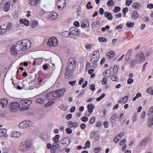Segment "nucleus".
<instances>
[{
  "instance_id": "1",
  "label": "nucleus",
  "mask_w": 153,
  "mask_h": 153,
  "mask_svg": "<svg viewBox=\"0 0 153 153\" xmlns=\"http://www.w3.org/2000/svg\"><path fill=\"white\" fill-rule=\"evenodd\" d=\"M30 41L28 39H25L17 42L15 47L17 51H25L30 47Z\"/></svg>"
},
{
  "instance_id": "2",
  "label": "nucleus",
  "mask_w": 153,
  "mask_h": 153,
  "mask_svg": "<svg viewBox=\"0 0 153 153\" xmlns=\"http://www.w3.org/2000/svg\"><path fill=\"white\" fill-rule=\"evenodd\" d=\"M77 62L76 60L74 58H70L68 62L66 68L71 70H74L75 69Z\"/></svg>"
},
{
  "instance_id": "3",
  "label": "nucleus",
  "mask_w": 153,
  "mask_h": 153,
  "mask_svg": "<svg viewBox=\"0 0 153 153\" xmlns=\"http://www.w3.org/2000/svg\"><path fill=\"white\" fill-rule=\"evenodd\" d=\"M33 124L32 121L26 120L20 123L19 124V126L21 128H26L30 127Z\"/></svg>"
},
{
  "instance_id": "4",
  "label": "nucleus",
  "mask_w": 153,
  "mask_h": 153,
  "mask_svg": "<svg viewBox=\"0 0 153 153\" xmlns=\"http://www.w3.org/2000/svg\"><path fill=\"white\" fill-rule=\"evenodd\" d=\"M47 44L51 47H56L58 45V41L55 37H51L48 39Z\"/></svg>"
},
{
  "instance_id": "5",
  "label": "nucleus",
  "mask_w": 153,
  "mask_h": 153,
  "mask_svg": "<svg viewBox=\"0 0 153 153\" xmlns=\"http://www.w3.org/2000/svg\"><path fill=\"white\" fill-rule=\"evenodd\" d=\"M135 59L138 63L142 62L145 59V56L142 51L137 52L135 55Z\"/></svg>"
},
{
  "instance_id": "6",
  "label": "nucleus",
  "mask_w": 153,
  "mask_h": 153,
  "mask_svg": "<svg viewBox=\"0 0 153 153\" xmlns=\"http://www.w3.org/2000/svg\"><path fill=\"white\" fill-rule=\"evenodd\" d=\"M10 106V109L9 111L11 112H16L20 107L19 103L16 102L11 103Z\"/></svg>"
},
{
  "instance_id": "7",
  "label": "nucleus",
  "mask_w": 153,
  "mask_h": 153,
  "mask_svg": "<svg viewBox=\"0 0 153 153\" xmlns=\"http://www.w3.org/2000/svg\"><path fill=\"white\" fill-rule=\"evenodd\" d=\"M54 91L49 93L46 95V98L48 100H54L57 99Z\"/></svg>"
},
{
  "instance_id": "8",
  "label": "nucleus",
  "mask_w": 153,
  "mask_h": 153,
  "mask_svg": "<svg viewBox=\"0 0 153 153\" xmlns=\"http://www.w3.org/2000/svg\"><path fill=\"white\" fill-rule=\"evenodd\" d=\"M99 55H92L91 57L90 62L91 64H93V66L94 67H96V62L99 60Z\"/></svg>"
},
{
  "instance_id": "9",
  "label": "nucleus",
  "mask_w": 153,
  "mask_h": 153,
  "mask_svg": "<svg viewBox=\"0 0 153 153\" xmlns=\"http://www.w3.org/2000/svg\"><path fill=\"white\" fill-rule=\"evenodd\" d=\"M56 94L57 99L62 96L63 95L65 91V90L64 89H60L54 91Z\"/></svg>"
},
{
  "instance_id": "10",
  "label": "nucleus",
  "mask_w": 153,
  "mask_h": 153,
  "mask_svg": "<svg viewBox=\"0 0 153 153\" xmlns=\"http://www.w3.org/2000/svg\"><path fill=\"white\" fill-rule=\"evenodd\" d=\"M70 31L71 33L73 34L78 36H79L80 31L79 29L75 27H71L70 29Z\"/></svg>"
},
{
  "instance_id": "11",
  "label": "nucleus",
  "mask_w": 153,
  "mask_h": 153,
  "mask_svg": "<svg viewBox=\"0 0 153 153\" xmlns=\"http://www.w3.org/2000/svg\"><path fill=\"white\" fill-rule=\"evenodd\" d=\"M60 142L62 145L67 147L70 143V139L68 137L63 138L60 140Z\"/></svg>"
},
{
  "instance_id": "12",
  "label": "nucleus",
  "mask_w": 153,
  "mask_h": 153,
  "mask_svg": "<svg viewBox=\"0 0 153 153\" xmlns=\"http://www.w3.org/2000/svg\"><path fill=\"white\" fill-rule=\"evenodd\" d=\"M7 130L5 128L0 129V137H7Z\"/></svg>"
},
{
  "instance_id": "13",
  "label": "nucleus",
  "mask_w": 153,
  "mask_h": 153,
  "mask_svg": "<svg viewBox=\"0 0 153 153\" xmlns=\"http://www.w3.org/2000/svg\"><path fill=\"white\" fill-rule=\"evenodd\" d=\"M40 137L46 142H47L49 138V136L45 133H41L40 135Z\"/></svg>"
},
{
  "instance_id": "14",
  "label": "nucleus",
  "mask_w": 153,
  "mask_h": 153,
  "mask_svg": "<svg viewBox=\"0 0 153 153\" xmlns=\"http://www.w3.org/2000/svg\"><path fill=\"white\" fill-rule=\"evenodd\" d=\"M132 53V50L131 49H130L128 51L125 56V60L126 62L128 61L129 59L131 57Z\"/></svg>"
},
{
  "instance_id": "15",
  "label": "nucleus",
  "mask_w": 153,
  "mask_h": 153,
  "mask_svg": "<svg viewBox=\"0 0 153 153\" xmlns=\"http://www.w3.org/2000/svg\"><path fill=\"white\" fill-rule=\"evenodd\" d=\"M19 149L20 151L24 152L27 150V148L26 147L25 144L22 143H21Z\"/></svg>"
},
{
  "instance_id": "16",
  "label": "nucleus",
  "mask_w": 153,
  "mask_h": 153,
  "mask_svg": "<svg viewBox=\"0 0 153 153\" xmlns=\"http://www.w3.org/2000/svg\"><path fill=\"white\" fill-rule=\"evenodd\" d=\"M77 125L78 123L76 122L73 123L71 121H69L68 122V126L69 127H74L75 128L77 126Z\"/></svg>"
},
{
  "instance_id": "17",
  "label": "nucleus",
  "mask_w": 153,
  "mask_h": 153,
  "mask_svg": "<svg viewBox=\"0 0 153 153\" xmlns=\"http://www.w3.org/2000/svg\"><path fill=\"white\" fill-rule=\"evenodd\" d=\"M19 22L21 24H23L26 26H27L29 25V21L26 19H20Z\"/></svg>"
},
{
  "instance_id": "18",
  "label": "nucleus",
  "mask_w": 153,
  "mask_h": 153,
  "mask_svg": "<svg viewBox=\"0 0 153 153\" xmlns=\"http://www.w3.org/2000/svg\"><path fill=\"white\" fill-rule=\"evenodd\" d=\"M10 3L9 2L6 3L3 7V10L5 12H7L9 10L10 8Z\"/></svg>"
},
{
  "instance_id": "19",
  "label": "nucleus",
  "mask_w": 153,
  "mask_h": 153,
  "mask_svg": "<svg viewBox=\"0 0 153 153\" xmlns=\"http://www.w3.org/2000/svg\"><path fill=\"white\" fill-rule=\"evenodd\" d=\"M111 74V71L109 69L105 70L103 73V76L106 77L108 78L110 76Z\"/></svg>"
},
{
  "instance_id": "20",
  "label": "nucleus",
  "mask_w": 153,
  "mask_h": 153,
  "mask_svg": "<svg viewBox=\"0 0 153 153\" xmlns=\"http://www.w3.org/2000/svg\"><path fill=\"white\" fill-rule=\"evenodd\" d=\"M57 5H60L62 6V9H63L65 5V0H58L57 2Z\"/></svg>"
},
{
  "instance_id": "21",
  "label": "nucleus",
  "mask_w": 153,
  "mask_h": 153,
  "mask_svg": "<svg viewBox=\"0 0 153 153\" xmlns=\"http://www.w3.org/2000/svg\"><path fill=\"white\" fill-rule=\"evenodd\" d=\"M104 13L105 17H107L108 20H111L112 19L113 17L111 15V13L105 12Z\"/></svg>"
},
{
  "instance_id": "22",
  "label": "nucleus",
  "mask_w": 153,
  "mask_h": 153,
  "mask_svg": "<svg viewBox=\"0 0 153 153\" xmlns=\"http://www.w3.org/2000/svg\"><path fill=\"white\" fill-rule=\"evenodd\" d=\"M139 15L136 10L133 11L132 14V17L133 19L136 20L139 17Z\"/></svg>"
},
{
  "instance_id": "23",
  "label": "nucleus",
  "mask_w": 153,
  "mask_h": 153,
  "mask_svg": "<svg viewBox=\"0 0 153 153\" xmlns=\"http://www.w3.org/2000/svg\"><path fill=\"white\" fill-rule=\"evenodd\" d=\"M73 71V70L67 69V68H66V72L65 74V76H68V77H70L72 74V71Z\"/></svg>"
},
{
  "instance_id": "24",
  "label": "nucleus",
  "mask_w": 153,
  "mask_h": 153,
  "mask_svg": "<svg viewBox=\"0 0 153 153\" xmlns=\"http://www.w3.org/2000/svg\"><path fill=\"white\" fill-rule=\"evenodd\" d=\"M7 101L5 99H1V105L2 108H4L7 104Z\"/></svg>"
},
{
  "instance_id": "25",
  "label": "nucleus",
  "mask_w": 153,
  "mask_h": 153,
  "mask_svg": "<svg viewBox=\"0 0 153 153\" xmlns=\"http://www.w3.org/2000/svg\"><path fill=\"white\" fill-rule=\"evenodd\" d=\"M141 6V4L137 2L134 3L132 4V7L134 9H139L140 8Z\"/></svg>"
},
{
  "instance_id": "26",
  "label": "nucleus",
  "mask_w": 153,
  "mask_h": 153,
  "mask_svg": "<svg viewBox=\"0 0 153 153\" xmlns=\"http://www.w3.org/2000/svg\"><path fill=\"white\" fill-rule=\"evenodd\" d=\"M10 51L11 53L13 55H15L17 54V52L16 50L15 45L12 46L10 48Z\"/></svg>"
},
{
  "instance_id": "27",
  "label": "nucleus",
  "mask_w": 153,
  "mask_h": 153,
  "mask_svg": "<svg viewBox=\"0 0 153 153\" xmlns=\"http://www.w3.org/2000/svg\"><path fill=\"white\" fill-rule=\"evenodd\" d=\"M88 109V112L91 114L94 108V107L92 104H88L87 106Z\"/></svg>"
},
{
  "instance_id": "28",
  "label": "nucleus",
  "mask_w": 153,
  "mask_h": 153,
  "mask_svg": "<svg viewBox=\"0 0 153 153\" xmlns=\"http://www.w3.org/2000/svg\"><path fill=\"white\" fill-rule=\"evenodd\" d=\"M149 138L148 137H146L140 143V145H145L148 142Z\"/></svg>"
},
{
  "instance_id": "29",
  "label": "nucleus",
  "mask_w": 153,
  "mask_h": 153,
  "mask_svg": "<svg viewBox=\"0 0 153 153\" xmlns=\"http://www.w3.org/2000/svg\"><path fill=\"white\" fill-rule=\"evenodd\" d=\"M57 14L55 13H52L50 14L49 17L51 20L55 19L57 18Z\"/></svg>"
},
{
  "instance_id": "30",
  "label": "nucleus",
  "mask_w": 153,
  "mask_h": 153,
  "mask_svg": "<svg viewBox=\"0 0 153 153\" xmlns=\"http://www.w3.org/2000/svg\"><path fill=\"white\" fill-rule=\"evenodd\" d=\"M66 147L65 146V145H62L61 144V143L60 142V141L59 142V144L58 147V149L59 151L60 152H61L63 151Z\"/></svg>"
},
{
  "instance_id": "31",
  "label": "nucleus",
  "mask_w": 153,
  "mask_h": 153,
  "mask_svg": "<svg viewBox=\"0 0 153 153\" xmlns=\"http://www.w3.org/2000/svg\"><path fill=\"white\" fill-rule=\"evenodd\" d=\"M114 52L113 51H111L110 52L107 53L106 56L108 58L111 59L114 57Z\"/></svg>"
},
{
  "instance_id": "32",
  "label": "nucleus",
  "mask_w": 153,
  "mask_h": 153,
  "mask_svg": "<svg viewBox=\"0 0 153 153\" xmlns=\"http://www.w3.org/2000/svg\"><path fill=\"white\" fill-rule=\"evenodd\" d=\"M24 144H25V145L27 148L31 147L32 146L31 141L29 140H25Z\"/></svg>"
},
{
  "instance_id": "33",
  "label": "nucleus",
  "mask_w": 153,
  "mask_h": 153,
  "mask_svg": "<svg viewBox=\"0 0 153 153\" xmlns=\"http://www.w3.org/2000/svg\"><path fill=\"white\" fill-rule=\"evenodd\" d=\"M38 1V0H29V3L31 5H36Z\"/></svg>"
},
{
  "instance_id": "34",
  "label": "nucleus",
  "mask_w": 153,
  "mask_h": 153,
  "mask_svg": "<svg viewBox=\"0 0 153 153\" xmlns=\"http://www.w3.org/2000/svg\"><path fill=\"white\" fill-rule=\"evenodd\" d=\"M12 24L11 23H7V26L6 30L8 31H10L12 28Z\"/></svg>"
},
{
  "instance_id": "35",
  "label": "nucleus",
  "mask_w": 153,
  "mask_h": 153,
  "mask_svg": "<svg viewBox=\"0 0 153 153\" xmlns=\"http://www.w3.org/2000/svg\"><path fill=\"white\" fill-rule=\"evenodd\" d=\"M118 69L119 67L117 65L114 66L113 68V72L114 74H116L117 73Z\"/></svg>"
},
{
  "instance_id": "36",
  "label": "nucleus",
  "mask_w": 153,
  "mask_h": 153,
  "mask_svg": "<svg viewBox=\"0 0 153 153\" xmlns=\"http://www.w3.org/2000/svg\"><path fill=\"white\" fill-rule=\"evenodd\" d=\"M89 25L90 24L89 22L88 21H87L86 22V24L83 23H82L81 25V27L82 28H85L86 27H89Z\"/></svg>"
},
{
  "instance_id": "37",
  "label": "nucleus",
  "mask_w": 153,
  "mask_h": 153,
  "mask_svg": "<svg viewBox=\"0 0 153 153\" xmlns=\"http://www.w3.org/2000/svg\"><path fill=\"white\" fill-rule=\"evenodd\" d=\"M137 61L135 60H133L131 61V63L130 65V67L131 68L134 67L137 63Z\"/></svg>"
},
{
  "instance_id": "38",
  "label": "nucleus",
  "mask_w": 153,
  "mask_h": 153,
  "mask_svg": "<svg viewBox=\"0 0 153 153\" xmlns=\"http://www.w3.org/2000/svg\"><path fill=\"white\" fill-rule=\"evenodd\" d=\"M111 78L112 80L114 81H117L118 80V77L114 75H111Z\"/></svg>"
},
{
  "instance_id": "39",
  "label": "nucleus",
  "mask_w": 153,
  "mask_h": 153,
  "mask_svg": "<svg viewBox=\"0 0 153 153\" xmlns=\"http://www.w3.org/2000/svg\"><path fill=\"white\" fill-rule=\"evenodd\" d=\"M153 113V106H151L149 109L147 115L148 116H150L152 115V114Z\"/></svg>"
},
{
  "instance_id": "40",
  "label": "nucleus",
  "mask_w": 153,
  "mask_h": 153,
  "mask_svg": "<svg viewBox=\"0 0 153 153\" xmlns=\"http://www.w3.org/2000/svg\"><path fill=\"white\" fill-rule=\"evenodd\" d=\"M107 4L109 7L113 6L114 5V3L112 0H109L108 1Z\"/></svg>"
},
{
  "instance_id": "41",
  "label": "nucleus",
  "mask_w": 153,
  "mask_h": 153,
  "mask_svg": "<svg viewBox=\"0 0 153 153\" xmlns=\"http://www.w3.org/2000/svg\"><path fill=\"white\" fill-rule=\"evenodd\" d=\"M134 25V23L133 22H127L126 23V26L128 27H133Z\"/></svg>"
},
{
  "instance_id": "42",
  "label": "nucleus",
  "mask_w": 153,
  "mask_h": 153,
  "mask_svg": "<svg viewBox=\"0 0 153 153\" xmlns=\"http://www.w3.org/2000/svg\"><path fill=\"white\" fill-rule=\"evenodd\" d=\"M54 103V101H50L48 103H46L45 105V107H47L48 106H51Z\"/></svg>"
},
{
  "instance_id": "43",
  "label": "nucleus",
  "mask_w": 153,
  "mask_h": 153,
  "mask_svg": "<svg viewBox=\"0 0 153 153\" xmlns=\"http://www.w3.org/2000/svg\"><path fill=\"white\" fill-rule=\"evenodd\" d=\"M120 8L119 7H115L113 10L114 12L117 13L120 10Z\"/></svg>"
},
{
  "instance_id": "44",
  "label": "nucleus",
  "mask_w": 153,
  "mask_h": 153,
  "mask_svg": "<svg viewBox=\"0 0 153 153\" xmlns=\"http://www.w3.org/2000/svg\"><path fill=\"white\" fill-rule=\"evenodd\" d=\"M59 108L61 109H62L64 111L68 109L67 106H64V105L62 104L59 105Z\"/></svg>"
},
{
  "instance_id": "45",
  "label": "nucleus",
  "mask_w": 153,
  "mask_h": 153,
  "mask_svg": "<svg viewBox=\"0 0 153 153\" xmlns=\"http://www.w3.org/2000/svg\"><path fill=\"white\" fill-rule=\"evenodd\" d=\"M60 137V136L58 135H56L53 138L54 141L57 143L59 142V139Z\"/></svg>"
},
{
  "instance_id": "46",
  "label": "nucleus",
  "mask_w": 153,
  "mask_h": 153,
  "mask_svg": "<svg viewBox=\"0 0 153 153\" xmlns=\"http://www.w3.org/2000/svg\"><path fill=\"white\" fill-rule=\"evenodd\" d=\"M99 40L100 42H105L107 41L106 39L104 37H99Z\"/></svg>"
},
{
  "instance_id": "47",
  "label": "nucleus",
  "mask_w": 153,
  "mask_h": 153,
  "mask_svg": "<svg viewBox=\"0 0 153 153\" xmlns=\"http://www.w3.org/2000/svg\"><path fill=\"white\" fill-rule=\"evenodd\" d=\"M70 34L71 33L68 31H64L62 33L63 36L64 37H68Z\"/></svg>"
},
{
  "instance_id": "48",
  "label": "nucleus",
  "mask_w": 153,
  "mask_h": 153,
  "mask_svg": "<svg viewBox=\"0 0 153 153\" xmlns=\"http://www.w3.org/2000/svg\"><path fill=\"white\" fill-rule=\"evenodd\" d=\"M91 3L90 2H88L87 4L86 7L88 9H91L93 8V6L91 5Z\"/></svg>"
},
{
  "instance_id": "49",
  "label": "nucleus",
  "mask_w": 153,
  "mask_h": 153,
  "mask_svg": "<svg viewBox=\"0 0 153 153\" xmlns=\"http://www.w3.org/2000/svg\"><path fill=\"white\" fill-rule=\"evenodd\" d=\"M6 32V30L4 28H0V35H3Z\"/></svg>"
},
{
  "instance_id": "50",
  "label": "nucleus",
  "mask_w": 153,
  "mask_h": 153,
  "mask_svg": "<svg viewBox=\"0 0 153 153\" xmlns=\"http://www.w3.org/2000/svg\"><path fill=\"white\" fill-rule=\"evenodd\" d=\"M133 0H126V4L127 6H129L132 2Z\"/></svg>"
},
{
  "instance_id": "51",
  "label": "nucleus",
  "mask_w": 153,
  "mask_h": 153,
  "mask_svg": "<svg viewBox=\"0 0 153 153\" xmlns=\"http://www.w3.org/2000/svg\"><path fill=\"white\" fill-rule=\"evenodd\" d=\"M65 131L66 133L68 134H71L72 133V130L71 129L69 128H66Z\"/></svg>"
},
{
  "instance_id": "52",
  "label": "nucleus",
  "mask_w": 153,
  "mask_h": 153,
  "mask_svg": "<svg viewBox=\"0 0 153 153\" xmlns=\"http://www.w3.org/2000/svg\"><path fill=\"white\" fill-rule=\"evenodd\" d=\"M117 114H114L111 117V119L112 120H116L117 118Z\"/></svg>"
},
{
  "instance_id": "53",
  "label": "nucleus",
  "mask_w": 153,
  "mask_h": 153,
  "mask_svg": "<svg viewBox=\"0 0 153 153\" xmlns=\"http://www.w3.org/2000/svg\"><path fill=\"white\" fill-rule=\"evenodd\" d=\"M120 139V137H119V136H117L114 138V141L115 143H117Z\"/></svg>"
},
{
  "instance_id": "54",
  "label": "nucleus",
  "mask_w": 153,
  "mask_h": 153,
  "mask_svg": "<svg viewBox=\"0 0 153 153\" xmlns=\"http://www.w3.org/2000/svg\"><path fill=\"white\" fill-rule=\"evenodd\" d=\"M101 150V147L99 148H95L94 149V152L95 153H98Z\"/></svg>"
},
{
  "instance_id": "55",
  "label": "nucleus",
  "mask_w": 153,
  "mask_h": 153,
  "mask_svg": "<svg viewBox=\"0 0 153 153\" xmlns=\"http://www.w3.org/2000/svg\"><path fill=\"white\" fill-rule=\"evenodd\" d=\"M25 104H26V105H27V106L29 105L30 104H31L32 103V101L30 100H25Z\"/></svg>"
},
{
  "instance_id": "56",
  "label": "nucleus",
  "mask_w": 153,
  "mask_h": 153,
  "mask_svg": "<svg viewBox=\"0 0 153 153\" xmlns=\"http://www.w3.org/2000/svg\"><path fill=\"white\" fill-rule=\"evenodd\" d=\"M127 82L128 84H131L133 82V79L132 78H129L127 79Z\"/></svg>"
},
{
  "instance_id": "57",
  "label": "nucleus",
  "mask_w": 153,
  "mask_h": 153,
  "mask_svg": "<svg viewBox=\"0 0 153 153\" xmlns=\"http://www.w3.org/2000/svg\"><path fill=\"white\" fill-rule=\"evenodd\" d=\"M89 88L93 91H94L95 90L94 85V84H91L89 86Z\"/></svg>"
},
{
  "instance_id": "58",
  "label": "nucleus",
  "mask_w": 153,
  "mask_h": 153,
  "mask_svg": "<svg viewBox=\"0 0 153 153\" xmlns=\"http://www.w3.org/2000/svg\"><path fill=\"white\" fill-rule=\"evenodd\" d=\"M150 123H149V126L151 128H153V116H152V119L150 120Z\"/></svg>"
},
{
  "instance_id": "59",
  "label": "nucleus",
  "mask_w": 153,
  "mask_h": 153,
  "mask_svg": "<svg viewBox=\"0 0 153 153\" xmlns=\"http://www.w3.org/2000/svg\"><path fill=\"white\" fill-rule=\"evenodd\" d=\"M128 99V96H126L123 97V102H125V104L127 102Z\"/></svg>"
},
{
  "instance_id": "60",
  "label": "nucleus",
  "mask_w": 153,
  "mask_h": 153,
  "mask_svg": "<svg viewBox=\"0 0 153 153\" xmlns=\"http://www.w3.org/2000/svg\"><path fill=\"white\" fill-rule=\"evenodd\" d=\"M126 142V140L125 139L121 140L119 142V145L121 146L123 145Z\"/></svg>"
},
{
  "instance_id": "61",
  "label": "nucleus",
  "mask_w": 153,
  "mask_h": 153,
  "mask_svg": "<svg viewBox=\"0 0 153 153\" xmlns=\"http://www.w3.org/2000/svg\"><path fill=\"white\" fill-rule=\"evenodd\" d=\"M37 24L38 23L37 22H33L31 25V27L33 28H35L37 26Z\"/></svg>"
},
{
  "instance_id": "62",
  "label": "nucleus",
  "mask_w": 153,
  "mask_h": 153,
  "mask_svg": "<svg viewBox=\"0 0 153 153\" xmlns=\"http://www.w3.org/2000/svg\"><path fill=\"white\" fill-rule=\"evenodd\" d=\"M95 135V132L94 131H92L90 134V137L91 139H93Z\"/></svg>"
},
{
  "instance_id": "63",
  "label": "nucleus",
  "mask_w": 153,
  "mask_h": 153,
  "mask_svg": "<svg viewBox=\"0 0 153 153\" xmlns=\"http://www.w3.org/2000/svg\"><path fill=\"white\" fill-rule=\"evenodd\" d=\"M107 81V79L104 77L103 78L102 80V85H105Z\"/></svg>"
},
{
  "instance_id": "64",
  "label": "nucleus",
  "mask_w": 153,
  "mask_h": 153,
  "mask_svg": "<svg viewBox=\"0 0 153 153\" xmlns=\"http://www.w3.org/2000/svg\"><path fill=\"white\" fill-rule=\"evenodd\" d=\"M88 120V118L87 117H83L81 119V120L84 122H87Z\"/></svg>"
}]
</instances>
